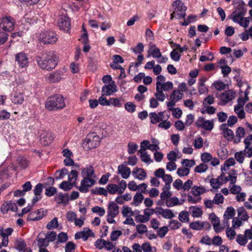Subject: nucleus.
I'll return each mask as SVG.
<instances>
[{"mask_svg": "<svg viewBox=\"0 0 252 252\" xmlns=\"http://www.w3.org/2000/svg\"><path fill=\"white\" fill-rule=\"evenodd\" d=\"M214 102L215 99L214 96L212 95H209L204 99L203 104L204 106H206L207 105L213 104Z\"/></svg>", "mask_w": 252, "mask_h": 252, "instance_id": "nucleus-62", "label": "nucleus"}, {"mask_svg": "<svg viewBox=\"0 0 252 252\" xmlns=\"http://www.w3.org/2000/svg\"><path fill=\"white\" fill-rule=\"evenodd\" d=\"M144 196L141 193L137 192L133 197L132 205L138 206L143 200Z\"/></svg>", "mask_w": 252, "mask_h": 252, "instance_id": "nucleus-37", "label": "nucleus"}, {"mask_svg": "<svg viewBox=\"0 0 252 252\" xmlns=\"http://www.w3.org/2000/svg\"><path fill=\"white\" fill-rule=\"evenodd\" d=\"M75 245L72 242H68L65 247V252H74Z\"/></svg>", "mask_w": 252, "mask_h": 252, "instance_id": "nucleus-64", "label": "nucleus"}, {"mask_svg": "<svg viewBox=\"0 0 252 252\" xmlns=\"http://www.w3.org/2000/svg\"><path fill=\"white\" fill-rule=\"evenodd\" d=\"M17 250L19 252L22 251L23 252H32L31 248L27 247L25 241L22 238H19L17 240Z\"/></svg>", "mask_w": 252, "mask_h": 252, "instance_id": "nucleus-25", "label": "nucleus"}, {"mask_svg": "<svg viewBox=\"0 0 252 252\" xmlns=\"http://www.w3.org/2000/svg\"><path fill=\"white\" fill-rule=\"evenodd\" d=\"M53 139L54 137L51 132L45 131L44 133L40 135V142L45 146L49 145Z\"/></svg>", "mask_w": 252, "mask_h": 252, "instance_id": "nucleus-22", "label": "nucleus"}, {"mask_svg": "<svg viewBox=\"0 0 252 252\" xmlns=\"http://www.w3.org/2000/svg\"><path fill=\"white\" fill-rule=\"evenodd\" d=\"M16 210V203L13 200H8L5 201L2 205L0 208V211L3 214H7L8 213L15 212Z\"/></svg>", "mask_w": 252, "mask_h": 252, "instance_id": "nucleus-13", "label": "nucleus"}, {"mask_svg": "<svg viewBox=\"0 0 252 252\" xmlns=\"http://www.w3.org/2000/svg\"><path fill=\"white\" fill-rule=\"evenodd\" d=\"M59 174L56 177L57 180L63 179L65 175L68 174V171L66 168H63L61 170L56 171V174Z\"/></svg>", "mask_w": 252, "mask_h": 252, "instance_id": "nucleus-50", "label": "nucleus"}, {"mask_svg": "<svg viewBox=\"0 0 252 252\" xmlns=\"http://www.w3.org/2000/svg\"><path fill=\"white\" fill-rule=\"evenodd\" d=\"M206 79L205 78H202L199 80L198 83V92L200 94H204L208 92L207 88L205 86L204 82Z\"/></svg>", "mask_w": 252, "mask_h": 252, "instance_id": "nucleus-46", "label": "nucleus"}, {"mask_svg": "<svg viewBox=\"0 0 252 252\" xmlns=\"http://www.w3.org/2000/svg\"><path fill=\"white\" fill-rule=\"evenodd\" d=\"M119 207L118 205L113 202H110L108 205L107 220H114L113 219L119 214Z\"/></svg>", "mask_w": 252, "mask_h": 252, "instance_id": "nucleus-12", "label": "nucleus"}, {"mask_svg": "<svg viewBox=\"0 0 252 252\" xmlns=\"http://www.w3.org/2000/svg\"><path fill=\"white\" fill-rule=\"evenodd\" d=\"M39 39L44 44H53L56 42L58 37L54 32L46 31L39 34Z\"/></svg>", "mask_w": 252, "mask_h": 252, "instance_id": "nucleus-5", "label": "nucleus"}, {"mask_svg": "<svg viewBox=\"0 0 252 252\" xmlns=\"http://www.w3.org/2000/svg\"><path fill=\"white\" fill-rule=\"evenodd\" d=\"M15 20L11 17H5L0 20V28L6 32H11L14 29Z\"/></svg>", "mask_w": 252, "mask_h": 252, "instance_id": "nucleus-9", "label": "nucleus"}, {"mask_svg": "<svg viewBox=\"0 0 252 252\" xmlns=\"http://www.w3.org/2000/svg\"><path fill=\"white\" fill-rule=\"evenodd\" d=\"M156 98L160 101L163 102L165 98V95L163 92L159 90V88H156V92L155 94Z\"/></svg>", "mask_w": 252, "mask_h": 252, "instance_id": "nucleus-52", "label": "nucleus"}, {"mask_svg": "<svg viewBox=\"0 0 252 252\" xmlns=\"http://www.w3.org/2000/svg\"><path fill=\"white\" fill-rule=\"evenodd\" d=\"M179 203V199L176 197L169 198L166 200L165 204L168 207H171L177 205Z\"/></svg>", "mask_w": 252, "mask_h": 252, "instance_id": "nucleus-49", "label": "nucleus"}, {"mask_svg": "<svg viewBox=\"0 0 252 252\" xmlns=\"http://www.w3.org/2000/svg\"><path fill=\"white\" fill-rule=\"evenodd\" d=\"M58 26L61 30L68 32L70 29L69 18L64 15H62L58 20Z\"/></svg>", "mask_w": 252, "mask_h": 252, "instance_id": "nucleus-14", "label": "nucleus"}, {"mask_svg": "<svg viewBox=\"0 0 252 252\" xmlns=\"http://www.w3.org/2000/svg\"><path fill=\"white\" fill-rule=\"evenodd\" d=\"M235 215V210L232 207H227L224 212L223 217L224 219H231Z\"/></svg>", "mask_w": 252, "mask_h": 252, "instance_id": "nucleus-36", "label": "nucleus"}, {"mask_svg": "<svg viewBox=\"0 0 252 252\" xmlns=\"http://www.w3.org/2000/svg\"><path fill=\"white\" fill-rule=\"evenodd\" d=\"M189 226L193 230H202L205 226V222L204 221H201V222L200 221H193L190 224Z\"/></svg>", "mask_w": 252, "mask_h": 252, "instance_id": "nucleus-41", "label": "nucleus"}, {"mask_svg": "<svg viewBox=\"0 0 252 252\" xmlns=\"http://www.w3.org/2000/svg\"><path fill=\"white\" fill-rule=\"evenodd\" d=\"M150 122L153 124H156L160 121L159 115L156 112H151L149 115Z\"/></svg>", "mask_w": 252, "mask_h": 252, "instance_id": "nucleus-47", "label": "nucleus"}, {"mask_svg": "<svg viewBox=\"0 0 252 252\" xmlns=\"http://www.w3.org/2000/svg\"><path fill=\"white\" fill-rule=\"evenodd\" d=\"M81 174L82 178H96L94 171L92 166H88L84 168L82 170Z\"/></svg>", "mask_w": 252, "mask_h": 252, "instance_id": "nucleus-23", "label": "nucleus"}, {"mask_svg": "<svg viewBox=\"0 0 252 252\" xmlns=\"http://www.w3.org/2000/svg\"><path fill=\"white\" fill-rule=\"evenodd\" d=\"M65 103L62 95L56 94L48 97L45 103L46 108L50 111L62 109Z\"/></svg>", "mask_w": 252, "mask_h": 252, "instance_id": "nucleus-2", "label": "nucleus"}, {"mask_svg": "<svg viewBox=\"0 0 252 252\" xmlns=\"http://www.w3.org/2000/svg\"><path fill=\"white\" fill-rule=\"evenodd\" d=\"M159 214L165 219H171L174 216L172 212L169 209H160Z\"/></svg>", "mask_w": 252, "mask_h": 252, "instance_id": "nucleus-39", "label": "nucleus"}, {"mask_svg": "<svg viewBox=\"0 0 252 252\" xmlns=\"http://www.w3.org/2000/svg\"><path fill=\"white\" fill-rule=\"evenodd\" d=\"M132 173V175L135 178L138 179L140 181L144 180L147 176V173L143 168L135 167L133 169Z\"/></svg>", "mask_w": 252, "mask_h": 252, "instance_id": "nucleus-21", "label": "nucleus"}, {"mask_svg": "<svg viewBox=\"0 0 252 252\" xmlns=\"http://www.w3.org/2000/svg\"><path fill=\"white\" fill-rule=\"evenodd\" d=\"M122 214L123 217L126 218V220H133V219L130 218L132 216L135 217V220H138V217H143L142 215H139V211H132L131 208L127 206H123Z\"/></svg>", "mask_w": 252, "mask_h": 252, "instance_id": "nucleus-8", "label": "nucleus"}, {"mask_svg": "<svg viewBox=\"0 0 252 252\" xmlns=\"http://www.w3.org/2000/svg\"><path fill=\"white\" fill-rule=\"evenodd\" d=\"M12 231L13 229L10 228L4 229L2 227H0V235L2 237L1 242H0V249L7 246L8 236L11 234Z\"/></svg>", "mask_w": 252, "mask_h": 252, "instance_id": "nucleus-11", "label": "nucleus"}, {"mask_svg": "<svg viewBox=\"0 0 252 252\" xmlns=\"http://www.w3.org/2000/svg\"><path fill=\"white\" fill-rule=\"evenodd\" d=\"M29 161L24 157H19L17 159V171L25 169L28 167Z\"/></svg>", "mask_w": 252, "mask_h": 252, "instance_id": "nucleus-24", "label": "nucleus"}, {"mask_svg": "<svg viewBox=\"0 0 252 252\" xmlns=\"http://www.w3.org/2000/svg\"><path fill=\"white\" fill-rule=\"evenodd\" d=\"M183 95V94L181 93L179 90H175L171 94L170 99L177 102L182 98Z\"/></svg>", "mask_w": 252, "mask_h": 252, "instance_id": "nucleus-44", "label": "nucleus"}, {"mask_svg": "<svg viewBox=\"0 0 252 252\" xmlns=\"http://www.w3.org/2000/svg\"><path fill=\"white\" fill-rule=\"evenodd\" d=\"M91 192L92 194H98L99 195H103L105 196L107 195V190L102 187L97 188L94 189H92Z\"/></svg>", "mask_w": 252, "mask_h": 252, "instance_id": "nucleus-51", "label": "nucleus"}, {"mask_svg": "<svg viewBox=\"0 0 252 252\" xmlns=\"http://www.w3.org/2000/svg\"><path fill=\"white\" fill-rule=\"evenodd\" d=\"M109 101L110 105H112L115 107H121L122 106V103L121 102H123L124 100L122 97L110 98L109 99Z\"/></svg>", "mask_w": 252, "mask_h": 252, "instance_id": "nucleus-40", "label": "nucleus"}, {"mask_svg": "<svg viewBox=\"0 0 252 252\" xmlns=\"http://www.w3.org/2000/svg\"><path fill=\"white\" fill-rule=\"evenodd\" d=\"M169 110L173 112V115L176 118H180L182 115V111L179 108H169Z\"/></svg>", "mask_w": 252, "mask_h": 252, "instance_id": "nucleus-57", "label": "nucleus"}, {"mask_svg": "<svg viewBox=\"0 0 252 252\" xmlns=\"http://www.w3.org/2000/svg\"><path fill=\"white\" fill-rule=\"evenodd\" d=\"M75 186L68 181H63L59 185V188L64 191H69Z\"/></svg>", "mask_w": 252, "mask_h": 252, "instance_id": "nucleus-35", "label": "nucleus"}, {"mask_svg": "<svg viewBox=\"0 0 252 252\" xmlns=\"http://www.w3.org/2000/svg\"><path fill=\"white\" fill-rule=\"evenodd\" d=\"M127 152L129 154H134L138 148V145L133 143H129L127 145Z\"/></svg>", "mask_w": 252, "mask_h": 252, "instance_id": "nucleus-58", "label": "nucleus"}, {"mask_svg": "<svg viewBox=\"0 0 252 252\" xmlns=\"http://www.w3.org/2000/svg\"><path fill=\"white\" fill-rule=\"evenodd\" d=\"M125 109L129 113H133L136 110V106L131 102H127L125 104Z\"/></svg>", "mask_w": 252, "mask_h": 252, "instance_id": "nucleus-59", "label": "nucleus"}, {"mask_svg": "<svg viewBox=\"0 0 252 252\" xmlns=\"http://www.w3.org/2000/svg\"><path fill=\"white\" fill-rule=\"evenodd\" d=\"M62 79V73L60 71H57L49 74L47 77V80L50 83H56Z\"/></svg>", "mask_w": 252, "mask_h": 252, "instance_id": "nucleus-26", "label": "nucleus"}, {"mask_svg": "<svg viewBox=\"0 0 252 252\" xmlns=\"http://www.w3.org/2000/svg\"><path fill=\"white\" fill-rule=\"evenodd\" d=\"M174 8V12H180L181 13L179 14L180 17H184L185 16V12L186 11L187 8L186 6L184 5L183 2L180 0H176L172 4Z\"/></svg>", "mask_w": 252, "mask_h": 252, "instance_id": "nucleus-18", "label": "nucleus"}, {"mask_svg": "<svg viewBox=\"0 0 252 252\" xmlns=\"http://www.w3.org/2000/svg\"><path fill=\"white\" fill-rule=\"evenodd\" d=\"M138 153L140 154V156L142 161L145 163H151L153 162L151 159L150 156L145 151L139 150Z\"/></svg>", "mask_w": 252, "mask_h": 252, "instance_id": "nucleus-38", "label": "nucleus"}, {"mask_svg": "<svg viewBox=\"0 0 252 252\" xmlns=\"http://www.w3.org/2000/svg\"><path fill=\"white\" fill-rule=\"evenodd\" d=\"M173 83L170 81H167L159 87V90L162 91H168L173 88Z\"/></svg>", "mask_w": 252, "mask_h": 252, "instance_id": "nucleus-55", "label": "nucleus"}, {"mask_svg": "<svg viewBox=\"0 0 252 252\" xmlns=\"http://www.w3.org/2000/svg\"><path fill=\"white\" fill-rule=\"evenodd\" d=\"M224 173H222L218 178H212L211 179L210 183L211 186L214 189H218L220 188V185L222 184V178L223 177Z\"/></svg>", "mask_w": 252, "mask_h": 252, "instance_id": "nucleus-29", "label": "nucleus"}, {"mask_svg": "<svg viewBox=\"0 0 252 252\" xmlns=\"http://www.w3.org/2000/svg\"><path fill=\"white\" fill-rule=\"evenodd\" d=\"M213 225L214 227V229L215 231L218 233L220 232L221 230H223L226 226H229V224H228V221H226V224H225V221H223V224H220V221H212Z\"/></svg>", "mask_w": 252, "mask_h": 252, "instance_id": "nucleus-32", "label": "nucleus"}, {"mask_svg": "<svg viewBox=\"0 0 252 252\" xmlns=\"http://www.w3.org/2000/svg\"><path fill=\"white\" fill-rule=\"evenodd\" d=\"M224 197L220 193H216L213 199L215 204H219L223 202Z\"/></svg>", "mask_w": 252, "mask_h": 252, "instance_id": "nucleus-61", "label": "nucleus"}, {"mask_svg": "<svg viewBox=\"0 0 252 252\" xmlns=\"http://www.w3.org/2000/svg\"><path fill=\"white\" fill-rule=\"evenodd\" d=\"M189 173V169L187 167H180L177 170V173L180 177L188 175Z\"/></svg>", "mask_w": 252, "mask_h": 252, "instance_id": "nucleus-56", "label": "nucleus"}, {"mask_svg": "<svg viewBox=\"0 0 252 252\" xmlns=\"http://www.w3.org/2000/svg\"><path fill=\"white\" fill-rule=\"evenodd\" d=\"M154 212L155 211L153 209H145L144 210V215L143 216V217H138V220H149L150 217L154 214Z\"/></svg>", "mask_w": 252, "mask_h": 252, "instance_id": "nucleus-42", "label": "nucleus"}, {"mask_svg": "<svg viewBox=\"0 0 252 252\" xmlns=\"http://www.w3.org/2000/svg\"><path fill=\"white\" fill-rule=\"evenodd\" d=\"M113 62L110 63L111 67L114 69H119L121 70L120 75V78H124L126 77L125 70L123 67L118 64V63H123L124 62V59L120 55H115L113 57Z\"/></svg>", "mask_w": 252, "mask_h": 252, "instance_id": "nucleus-7", "label": "nucleus"}, {"mask_svg": "<svg viewBox=\"0 0 252 252\" xmlns=\"http://www.w3.org/2000/svg\"><path fill=\"white\" fill-rule=\"evenodd\" d=\"M236 241L241 246H245L247 243V238L243 235H238L237 236Z\"/></svg>", "mask_w": 252, "mask_h": 252, "instance_id": "nucleus-63", "label": "nucleus"}, {"mask_svg": "<svg viewBox=\"0 0 252 252\" xmlns=\"http://www.w3.org/2000/svg\"><path fill=\"white\" fill-rule=\"evenodd\" d=\"M240 6V8L242 9V11L239 12H237L236 11L233 12L231 15V19L234 23H238L240 26L246 28L249 25L250 18V17H244L246 10H243V5Z\"/></svg>", "mask_w": 252, "mask_h": 252, "instance_id": "nucleus-3", "label": "nucleus"}, {"mask_svg": "<svg viewBox=\"0 0 252 252\" xmlns=\"http://www.w3.org/2000/svg\"><path fill=\"white\" fill-rule=\"evenodd\" d=\"M100 139L95 133L93 132L87 135L84 143L90 149L96 148L100 143Z\"/></svg>", "mask_w": 252, "mask_h": 252, "instance_id": "nucleus-4", "label": "nucleus"}, {"mask_svg": "<svg viewBox=\"0 0 252 252\" xmlns=\"http://www.w3.org/2000/svg\"><path fill=\"white\" fill-rule=\"evenodd\" d=\"M17 62L20 67L26 69L29 64L28 58L25 53L17 54Z\"/></svg>", "mask_w": 252, "mask_h": 252, "instance_id": "nucleus-17", "label": "nucleus"}, {"mask_svg": "<svg viewBox=\"0 0 252 252\" xmlns=\"http://www.w3.org/2000/svg\"><path fill=\"white\" fill-rule=\"evenodd\" d=\"M148 57L152 56L155 59H159L161 57V53L160 49L153 43L150 44V47L148 51Z\"/></svg>", "mask_w": 252, "mask_h": 252, "instance_id": "nucleus-19", "label": "nucleus"}, {"mask_svg": "<svg viewBox=\"0 0 252 252\" xmlns=\"http://www.w3.org/2000/svg\"><path fill=\"white\" fill-rule=\"evenodd\" d=\"M55 200L58 204L62 203H67L69 201V195L68 193L63 194L60 192L55 197Z\"/></svg>", "mask_w": 252, "mask_h": 252, "instance_id": "nucleus-27", "label": "nucleus"}, {"mask_svg": "<svg viewBox=\"0 0 252 252\" xmlns=\"http://www.w3.org/2000/svg\"><path fill=\"white\" fill-rule=\"evenodd\" d=\"M238 218L235 220H247L249 218L246 210L244 207H239L237 209Z\"/></svg>", "mask_w": 252, "mask_h": 252, "instance_id": "nucleus-28", "label": "nucleus"}, {"mask_svg": "<svg viewBox=\"0 0 252 252\" xmlns=\"http://www.w3.org/2000/svg\"><path fill=\"white\" fill-rule=\"evenodd\" d=\"M189 212L191 215L193 217H199L202 214V211L201 209L196 206L191 207L189 209Z\"/></svg>", "mask_w": 252, "mask_h": 252, "instance_id": "nucleus-45", "label": "nucleus"}, {"mask_svg": "<svg viewBox=\"0 0 252 252\" xmlns=\"http://www.w3.org/2000/svg\"><path fill=\"white\" fill-rule=\"evenodd\" d=\"M206 189L204 187L201 186H194L191 189L192 193L197 197H200V195L204 193Z\"/></svg>", "mask_w": 252, "mask_h": 252, "instance_id": "nucleus-34", "label": "nucleus"}, {"mask_svg": "<svg viewBox=\"0 0 252 252\" xmlns=\"http://www.w3.org/2000/svg\"><path fill=\"white\" fill-rule=\"evenodd\" d=\"M232 173H229L227 177H224L222 178V183H225L228 181H230V184H234L237 180L236 173L234 170H232Z\"/></svg>", "mask_w": 252, "mask_h": 252, "instance_id": "nucleus-30", "label": "nucleus"}, {"mask_svg": "<svg viewBox=\"0 0 252 252\" xmlns=\"http://www.w3.org/2000/svg\"><path fill=\"white\" fill-rule=\"evenodd\" d=\"M144 46L142 43H139L135 47L131 48L130 50L135 54H141L144 51Z\"/></svg>", "mask_w": 252, "mask_h": 252, "instance_id": "nucleus-53", "label": "nucleus"}, {"mask_svg": "<svg viewBox=\"0 0 252 252\" xmlns=\"http://www.w3.org/2000/svg\"><path fill=\"white\" fill-rule=\"evenodd\" d=\"M47 210L43 209H40L36 211L33 212L32 215H35V217L31 219L32 220H41L43 217L47 215Z\"/></svg>", "mask_w": 252, "mask_h": 252, "instance_id": "nucleus-31", "label": "nucleus"}, {"mask_svg": "<svg viewBox=\"0 0 252 252\" xmlns=\"http://www.w3.org/2000/svg\"><path fill=\"white\" fill-rule=\"evenodd\" d=\"M196 126L207 130H211L214 127L213 121L206 120L203 117H199L195 123Z\"/></svg>", "mask_w": 252, "mask_h": 252, "instance_id": "nucleus-10", "label": "nucleus"}, {"mask_svg": "<svg viewBox=\"0 0 252 252\" xmlns=\"http://www.w3.org/2000/svg\"><path fill=\"white\" fill-rule=\"evenodd\" d=\"M208 168L207 165L203 163H201L199 165L196 166L194 168V172L201 173L205 172Z\"/></svg>", "mask_w": 252, "mask_h": 252, "instance_id": "nucleus-54", "label": "nucleus"}, {"mask_svg": "<svg viewBox=\"0 0 252 252\" xmlns=\"http://www.w3.org/2000/svg\"><path fill=\"white\" fill-rule=\"evenodd\" d=\"M35 61L40 68L51 70L55 68L58 63V58L53 51H43L38 53Z\"/></svg>", "mask_w": 252, "mask_h": 252, "instance_id": "nucleus-1", "label": "nucleus"}, {"mask_svg": "<svg viewBox=\"0 0 252 252\" xmlns=\"http://www.w3.org/2000/svg\"><path fill=\"white\" fill-rule=\"evenodd\" d=\"M78 177V172L74 170H72L68 174V181L75 186L76 182Z\"/></svg>", "mask_w": 252, "mask_h": 252, "instance_id": "nucleus-43", "label": "nucleus"}, {"mask_svg": "<svg viewBox=\"0 0 252 252\" xmlns=\"http://www.w3.org/2000/svg\"><path fill=\"white\" fill-rule=\"evenodd\" d=\"M95 179L93 178H83V179L81 181L80 186L76 187V188L81 192L87 193L89 191V188L95 184Z\"/></svg>", "mask_w": 252, "mask_h": 252, "instance_id": "nucleus-6", "label": "nucleus"}, {"mask_svg": "<svg viewBox=\"0 0 252 252\" xmlns=\"http://www.w3.org/2000/svg\"><path fill=\"white\" fill-rule=\"evenodd\" d=\"M131 173L130 169L124 164H120L118 167V174L121 175L124 179H127Z\"/></svg>", "mask_w": 252, "mask_h": 252, "instance_id": "nucleus-20", "label": "nucleus"}, {"mask_svg": "<svg viewBox=\"0 0 252 252\" xmlns=\"http://www.w3.org/2000/svg\"><path fill=\"white\" fill-rule=\"evenodd\" d=\"M236 95V93L232 90H228L221 93L220 96V100L225 104L234 99Z\"/></svg>", "mask_w": 252, "mask_h": 252, "instance_id": "nucleus-15", "label": "nucleus"}, {"mask_svg": "<svg viewBox=\"0 0 252 252\" xmlns=\"http://www.w3.org/2000/svg\"><path fill=\"white\" fill-rule=\"evenodd\" d=\"M181 56V55L176 49H173L170 53L171 58L175 62L179 61Z\"/></svg>", "mask_w": 252, "mask_h": 252, "instance_id": "nucleus-60", "label": "nucleus"}, {"mask_svg": "<svg viewBox=\"0 0 252 252\" xmlns=\"http://www.w3.org/2000/svg\"><path fill=\"white\" fill-rule=\"evenodd\" d=\"M42 234L45 235L44 233H40L36 239L37 241V245L39 248L46 247L49 245V242L47 240V238H46V236H45V238L39 237Z\"/></svg>", "mask_w": 252, "mask_h": 252, "instance_id": "nucleus-33", "label": "nucleus"}, {"mask_svg": "<svg viewBox=\"0 0 252 252\" xmlns=\"http://www.w3.org/2000/svg\"><path fill=\"white\" fill-rule=\"evenodd\" d=\"M117 91V86L114 81L103 86L102 88V95H110Z\"/></svg>", "mask_w": 252, "mask_h": 252, "instance_id": "nucleus-16", "label": "nucleus"}, {"mask_svg": "<svg viewBox=\"0 0 252 252\" xmlns=\"http://www.w3.org/2000/svg\"><path fill=\"white\" fill-rule=\"evenodd\" d=\"M107 192L110 194H115L117 192L119 193L118 186L114 184H109L107 187Z\"/></svg>", "mask_w": 252, "mask_h": 252, "instance_id": "nucleus-48", "label": "nucleus"}]
</instances>
